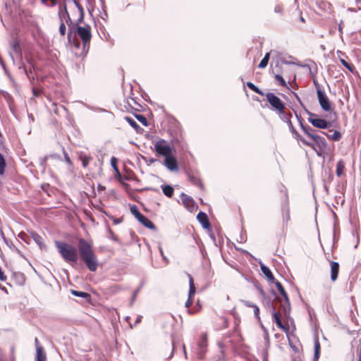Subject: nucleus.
<instances>
[{"instance_id":"f257e3e1","label":"nucleus","mask_w":361,"mask_h":361,"mask_svg":"<svg viewBox=\"0 0 361 361\" xmlns=\"http://www.w3.org/2000/svg\"><path fill=\"white\" fill-rule=\"evenodd\" d=\"M55 245L64 261L71 265L75 264L80 256L90 271H95L97 269V256L92 245L84 238L78 240V252L74 246L62 241H56Z\"/></svg>"},{"instance_id":"f03ea898","label":"nucleus","mask_w":361,"mask_h":361,"mask_svg":"<svg viewBox=\"0 0 361 361\" xmlns=\"http://www.w3.org/2000/svg\"><path fill=\"white\" fill-rule=\"evenodd\" d=\"M61 11L62 13L63 21L66 22L69 27H73V23L69 13L67 10L66 4H60L59 12ZM72 28L70 27L67 34V41L68 44H73L77 49H79L81 46L80 42L76 39L75 36L73 37L72 35Z\"/></svg>"},{"instance_id":"7ed1b4c3","label":"nucleus","mask_w":361,"mask_h":361,"mask_svg":"<svg viewBox=\"0 0 361 361\" xmlns=\"http://www.w3.org/2000/svg\"><path fill=\"white\" fill-rule=\"evenodd\" d=\"M76 24V34L81 39L82 42V51H87L90 47V42L92 38L91 27L90 25L82 27Z\"/></svg>"},{"instance_id":"20e7f679","label":"nucleus","mask_w":361,"mask_h":361,"mask_svg":"<svg viewBox=\"0 0 361 361\" xmlns=\"http://www.w3.org/2000/svg\"><path fill=\"white\" fill-rule=\"evenodd\" d=\"M130 212L132 213V214L134 215L136 219L144 226L154 231L156 230V226L154 224V223L148 218H147L145 216H144L142 214H141L139 212L136 205L133 204L130 207Z\"/></svg>"},{"instance_id":"39448f33","label":"nucleus","mask_w":361,"mask_h":361,"mask_svg":"<svg viewBox=\"0 0 361 361\" xmlns=\"http://www.w3.org/2000/svg\"><path fill=\"white\" fill-rule=\"evenodd\" d=\"M306 114L309 116L308 121L315 128L320 129H326L331 126V123L323 118H319L317 115L305 109Z\"/></svg>"},{"instance_id":"423d86ee","label":"nucleus","mask_w":361,"mask_h":361,"mask_svg":"<svg viewBox=\"0 0 361 361\" xmlns=\"http://www.w3.org/2000/svg\"><path fill=\"white\" fill-rule=\"evenodd\" d=\"M155 152L164 157L171 154L172 147L170 144L164 139H159L154 144Z\"/></svg>"},{"instance_id":"0eeeda50","label":"nucleus","mask_w":361,"mask_h":361,"mask_svg":"<svg viewBox=\"0 0 361 361\" xmlns=\"http://www.w3.org/2000/svg\"><path fill=\"white\" fill-rule=\"evenodd\" d=\"M269 104L279 114H284L285 104L284 103L276 96L274 93L268 92L265 94Z\"/></svg>"},{"instance_id":"6e6552de","label":"nucleus","mask_w":361,"mask_h":361,"mask_svg":"<svg viewBox=\"0 0 361 361\" xmlns=\"http://www.w3.org/2000/svg\"><path fill=\"white\" fill-rule=\"evenodd\" d=\"M317 99L321 108L325 111L331 109V102L326 93L322 90H318Z\"/></svg>"},{"instance_id":"1a4fd4ad","label":"nucleus","mask_w":361,"mask_h":361,"mask_svg":"<svg viewBox=\"0 0 361 361\" xmlns=\"http://www.w3.org/2000/svg\"><path fill=\"white\" fill-rule=\"evenodd\" d=\"M163 164L170 171H177L178 170L176 158L172 154L164 157Z\"/></svg>"},{"instance_id":"9d476101","label":"nucleus","mask_w":361,"mask_h":361,"mask_svg":"<svg viewBox=\"0 0 361 361\" xmlns=\"http://www.w3.org/2000/svg\"><path fill=\"white\" fill-rule=\"evenodd\" d=\"M275 300L281 303L280 310L281 311L283 315L288 317L290 314L291 308L289 298H288V301L284 300V302H283L282 300L279 297H275Z\"/></svg>"},{"instance_id":"9b49d317","label":"nucleus","mask_w":361,"mask_h":361,"mask_svg":"<svg viewBox=\"0 0 361 361\" xmlns=\"http://www.w3.org/2000/svg\"><path fill=\"white\" fill-rule=\"evenodd\" d=\"M66 2L68 4H73L79 11V18L75 22V24H80L83 21L85 16V11L82 6V5L79 3L78 0H66Z\"/></svg>"},{"instance_id":"f8f14e48","label":"nucleus","mask_w":361,"mask_h":361,"mask_svg":"<svg viewBox=\"0 0 361 361\" xmlns=\"http://www.w3.org/2000/svg\"><path fill=\"white\" fill-rule=\"evenodd\" d=\"M272 60H273V62L275 63V66L272 69L273 73L275 72V69L281 70V66L280 63H283V64H291L292 63L291 62L288 61L284 58L281 57V54L277 51H276V56H273Z\"/></svg>"},{"instance_id":"ddd939ff","label":"nucleus","mask_w":361,"mask_h":361,"mask_svg":"<svg viewBox=\"0 0 361 361\" xmlns=\"http://www.w3.org/2000/svg\"><path fill=\"white\" fill-rule=\"evenodd\" d=\"M197 219L201 224L204 228H210L211 224L206 213L203 212H200L197 215Z\"/></svg>"},{"instance_id":"4468645a","label":"nucleus","mask_w":361,"mask_h":361,"mask_svg":"<svg viewBox=\"0 0 361 361\" xmlns=\"http://www.w3.org/2000/svg\"><path fill=\"white\" fill-rule=\"evenodd\" d=\"M271 307L272 316H273L274 320L276 322L277 326L279 329H281L283 330L284 331L287 332L288 331V328L285 326L283 324V323H282V322H281V319L279 317V313L275 310V308H274V307L272 305H271Z\"/></svg>"},{"instance_id":"2eb2a0df","label":"nucleus","mask_w":361,"mask_h":361,"mask_svg":"<svg viewBox=\"0 0 361 361\" xmlns=\"http://www.w3.org/2000/svg\"><path fill=\"white\" fill-rule=\"evenodd\" d=\"M282 216H283V220L284 224L286 226H287L290 219V209H289V206H288V200H286V202L284 203V204L282 207Z\"/></svg>"},{"instance_id":"dca6fc26","label":"nucleus","mask_w":361,"mask_h":361,"mask_svg":"<svg viewBox=\"0 0 361 361\" xmlns=\"http://www.w3.org/2000/svg\"><path fill=\"white\" fill-rule=\"evenodd\" d=\"M339 272V264L336 262H331V279L335 281Z\"/></svg>"},{"instance_id":"f3484780","label":"nucleus","mask_w":361,"mask_h":361,"mask_svg":"<svg viewBox=\"0 0 361 361\" xmlns=\"http://www.w3.org/2000/svg\"><path fill=\"white\" fill-rule=\"evenodd\" d=\"M180 198L183 204L188 208L190 209L195 206V202L192 198L185 195L184 192L180 194Z\"/></svg>"},{"instance_id":"a211bd4d","label":"nucleus","mask_w":361,"mask_h":361,"mask_svg":"<svg viewBox=\"0 0 361 361\" xmlns=\"http://www.w3.org/2000/svg\"><path fill=\"white\" fill-rule=\"evenodd\" d=\"M260 268H261L262 272L267 278V279L271 282H274L275 280V278H274L271 271L270 270V269L262 263L260 264Z\"/></svg>"},{"instance_id":"6ab92c4d","label":"nucleus","mask_w":361,"mask_h":361,"mask_svg":"<svg viewBox=\"0 0 361 361\" xmlns=\"http://www.w3.org/2000/svg\"><path fill=\"white\" fill-rule=\"evenodd\" d=\"M35 361H47V355L41 345L37 346V355Z\"/></svg>"},{"instance_id":"aec40b11","label":"nucleus","mask_w":361,"mask_h":361,"mask_svg":"<svg viewBox=\"0 0 361 361\" xmlns=\"http://www.w3.org/2000/svg\"><path fill=\"white\" fill-rule=\"evenodd\" d=\"M300 127H301V129L303 130V132L310 137L311 138L312 140L314 138V137L315 136V133L314 132L316 131V130H314V128H312V127H310V126H305L303 125L301 122H300Z\"/></svg>"},{"instance_id":"412c9836","label":"nucleus","mask_w":361,"mask_h":361,"mask_svg":"<svg viewBox=\"0 0 361 361\" xmlns=\"http://www.w3.org/2000/svg\"><path fill=\"white\" fill-rule=\"evenodd\" d=\"M30 234L34 241L39 245L41 250L46 247L45 245L43 243V238L41 235L34 231L31 232Z\"/></svg>"},{"instance_id":"4be33fe9","label":"nucleus","mask_w":361,"mask_h":361,"mask_svg":"<svg viewBox=\"0 0 361 361\" xmlns=\"http://www.w3.org/2000/svg\"><path fill=\"white\" fill-rule=\"evenodd\" d=\"M312 140L317 143V145L320 149H322L327 146V142L325 138L322 136L316 134Z\"/></svg>"},{"instance_id":"5701e85b","label":"nucleus","mask_w":361,"mask_h":361,"mask_svg":"<svg viewBox=\"0 0 361 361\" xmlns=\"http://www.w3.org/2000/svg\"><path fill=\"white\" fill-rule=\"evenodd\" d=\"M274 74V78L279 81V84L284 87H288V85H287V82H286V80L283 79V78L282 77V75H281V71L279 69H275V72L273 73Z\"/></svg>"},{"instance_id":"b1692460","label":"nucleus","mask_w":361,"mask_h":361,"mask_svg":"<svg viewBox=\"0 0 361 361\" xmlns=\"http://www.w3.org/2000/svg\"><path fill=\"white\" fill-rule=\"evenodd\" d=\"M314 361H317L320 355V344L318 338H314Z\"/></svg>"},{"instance_id":"393cba45","label":"nucleus","mask_w":361,"mask_h":361,"mask_svg":"<svg viewBox=\"0 0 361 361\" xmlns=\"http://www.w3.org/2000/svg\"><path fill=\"white\" fill-rule=\"evenodd\" d=\"M207 339L206 334L202 335L198 341V347L201 351V354L204 352V350L207 348Z\"/></svg>"},{"instance_id":"a878e982","label":"nucleus","mask_w":361,"mask_h":361,"mask_svg":"<svg viewBox=\"0 0 361 361\" xmlns=\"http://www.w3.org/2000/svg\"><path fill=\"white\" fill-rule=\"evenodd\" d=\"M189 278V291H188V298H191L195 293V286L194 284L193 279L191 275L188 274Z\"/></svg>"},{"instance_id":"bb28decb","label":"nucleus","mask_w":361,"mask_h":361,"mask_svg":"<svg viewBox=\"0 0 361 361\" xmlns=\"http://www.w3.org/2000/svg\"><path fill=\"white\" fill-rule=\"evenodd\" d=\"M274 283H275L277 290L281 293V295L283 296L284 300L288 301V298H288V295L286 290L284 289L283 286H282V284L278 281H275Z\"/></svg>"},{"instance_id":"cd10ccee","label":"nucleus","mask_w":361,"mask_h":361,"mask_svg":"<svg viewBox=\"0 0 361 361\" xmlns=\"http://www.w3.org/2000/svg\"><path fill=\"white\" fill-rule=\"evenodd\" d=\"M344 169H345V162L342 159H340L336 164V175L338 177H340L343 173Z\"/></svg>"},{"instance_id":"c85d7f7f","label":"nucleus","mask_w":361,"mask_h":361,"mask_svg":"<svg viewBox=\"0 0 361 361\" xmlns=\"http://www.w3.org/2000/svg\"><path fill=\"white\" fill-rule=\"evenodd\" d=\"M163 193L168 197H171L173 195V188L169 185H161Z\"/></svg>"},{"instance_id":"c756f323","label":"nucleus","mask_w":361,"mask_h":361,"mask_svg":"<svg viewBox=\"0 0 361 361\" xmlns=\"http://www.w3.org/2000/svg\"><path fill=\"white\" fill-rule=\"evenodd\" d=\"M71 292L74 296L82 298L86 300L90 299V297H91L90 294H89L88 293H86V292H82V291H79V290H71Z\"/></svg>"},{"instance_id":"7c9ffc66","label":"nucleus","mask_w":361,"mask_h":361,"mask_svg":"<svg viewBox=\"0 0 361 361\" xmlns=\"http://www.w3.org/2000/svg\"><path fill=\"white\" fill-rule=\"evenodd\" d=\"M79 159L82 161V166L84 168H86L88 166L92 158L90 156H89L87 154H81L79 156Z\"/></svg>"},{"instance_id":"2f4dec72","label":"nucleus","mask_w":361,"mask_h":361,"mask_svg":"<svg viewBox=\"0 0 361 361\" xmlns=\"http://www.w3.org/2000/svg\"><path fill=\"white\" fill-rule=\"evenodd\" d=\"M59 18L60 20L59 33L61 35L64 36L66 31V27L62 18V13L61 11L59 12Z\"/></svg>"},{"instance_id":"473e14b6","label":"nucleus","mask_w":361,"mask_h":361,"mask_svg":"<svg viewBox=\"0 0 361 361\" xmlns=\"http://www.w3.org/2000/svg\"><path fill=\"white\" fill-rule=\"evenodd\" d=\"M293 137L298 140H300V142H302L305 145H307V146H309L313 149H315L314 147V145L308 141H307L306 140L303 139L300 135L299 133L296 131V133H293Z\"/></svg>"},{"instance_id":"72a5a7b5","label":"nucleus","mask_w":361,"mask_h":361,"mask_svg":"<svg viewBox=\"0 0 361 361\" xmlns=\"http://www.w3.org/2000/svg\"><path fill=\"white\" fill-rule=\"evenodd\" d=\"M247 86L251 90H252L253 92L262 95V96H264V93L262 90H261L258 87H257L254 83H252V82H247Z\"/></svg>"},{"instance_id":"f704fd0d","label":"nucleus","mask_w":361,"mask_h":361,"mask_svg":"<svg viewBox=\"0 0 361 361\" xmlns=\"http://www.w3.org/2000/svg\"><path fill=\"white\" fill-rule=\"evenodd\" d=\"M189 180L195 185L200 187V188H203V185L200 180V179L195 176L190 175Z\"/></svg>"},{"instance_id":"c9c22d12","label":"nucleus","mask_w":361,"mask_h":361,"mask_svg":"<svg viewBox=\"0 0 361 361\" xmlns=\"http://www.w3.org/2000/svg\"><path fill=\"white\" fill-rule=\"evenodd\" d=\"M11 48L17 55L21 56V47L20 43L18 41H14L12 42Z\"/></svg>"},{"instance_id":"e433bc0d","label":"nucleus","mask_w":361,"mask_h":361,"mask_svg":"<svg viewBox=\"0 0 361 361\" xmlns=\"http://www.w3.org/2000/svg\"><path fill=\"white\" fill-rule=\"evenodd\" d=\"M125 120L129 123V125L133 127L137 131L140 128V126L137 123V122L132 118L129 116H126Z\"/></svg>"},{"instance_id":"4c0bfd02","label":"nucleus","mask_w":361,"mask_h":361,"mask_svg":"<svg viewBox=\"0 0 361 361\" xmlns=\"http://www.w3.org/2000/svg\"><path fill=\"white\" fill-rule=\"evenodd\" d=\"M329 139L334 141H338L341 138V134L338 130H334L332 135L326 134Z\"/></svg>"},{"instance_id":"58836bf2","label":"nucleus","mask_w":361,"mask_h":361,"mask_svg":"<svg viewBox=\"0 0 361 361\" xmlns=\"http://www.w3.org/2000/svg\"><path fill=\"white\" fill-rule=\"evenodd\" d=\"M6 167V161L4 156L0 153V175H3L4 173Z\"/></svg>"},{"instance_id":"ea45409f","label":"nucleus","mask_w":361,"mask_h":361,"mask_svg":"<svg viewBox=\"0 0 361 361\" xmlns=\"http://www.w3.org/2000/svg\"><path fill=\"white\" fill-rule=\"evenodd\" d=\"M340 62L341 63V64L345 67L349 71H350L351 73H353L354 71V67L350 64L348 62H347L345 59H340Z\"/></svg>"},{"instance_id":"a19ab883","label":"nucleus","mask_w":361,"mask_h":361,"mask_svg":"<svg viewBox=\"0 0 361 361\" xmlns=\"http://www.w3.org/2000/svg\"><path fill=\"white\" fill-rule=\"evenodd\" d=\"M135 118L145 126H148V122L146 117L142 114L135 115Z\"/></svg>"},{"instance_id":"79ce46f5","label":"nucleus","mask_w":361,"mask_h":361,"mask_svg":"<svg viewBox=\"0 0 361 361\" xmlns=\"http://www.w3.org/2000/svg\"><path fill=\"white\" fill-rule=\"evenodd\" d=\"M141 287H142V285L134 291V293L133 294V296H132V298H131L130 305H133V304L134 301L135 300V298H136L138 293L140 292V290L141 289Z\"/></svg>"},{"instance_id":"37998d69","label":"nucleus","mask_w":361,"mask_h":361,"mask_svg":"<svg viewBox=\"0 0 361 361\" xmlns=\"http://www.w3.org/2000/svg\"><path fill=\"white\" fill-rule=\"evenodd\" d=\"M268 63H269V61H267V60L262 59L261 60V61L259 62V63L258 64V68H266L267 66Z\"/></svg>"},{"instance_id":"c03bdc74","label":"nucleus","mask_w":361,"mask_h":361,"mask_svg":"<svg viewBox=\"0 0 361 361\" xmlns=\"http://www.w3.org/2000/svg\"><path fill=\"white\" fill-rule=\"evenodd\" d=\"M240 302L248 307H253L255 305V304L245 300H240Z\"/></svg>"},{"instance_id":"a18cd8bd","label":"nucleus","mask_w":361,"mask_h":361,"mask_svg":"<svg viewBox=\"0 0 361 361\" xmlns=\"http://www.w3.org/2000/svg\"><path fill=\"white\" fill-rule=\"evenodd\" d=\"M288 127H289V130L291 132V133H296V130L295 129V128L293 127V125L290 121V119H288Z\"/></svg>"},{"instance_id":"49530a36","label":"nucleus","mask_w":361,"mask_h":361,"mask_svg":"<svg viewBox=\"0 0 361 361\" xmlns=\"http://www.w3.org/2000/svg\"><path fill=\"white\" fill-rule=\"evenodd\" d=\"M280 115L282 116V120L288 123V119H290L291 114L288 115L284 112V114H280Z\"/></svg>"},{"instance_id":"de8ad7c7","label":"nucleus","mask_w":361,"mask_h":361,"mask_svg":"<svg viewBox=\"0 0 361 361\" xmlns=\"http://www.w3.org/2000/svg\"><path fill=\"white\" fill-rule=\"evenodd\" d=\"M109 233L110 234L111 239H112L113 240H114L116 242L119 243V240H118V237L114 233V232L111 229H109Z\"/></svg>"},{"instance_id":"09e8293b","label":"nucleus","mask_w":361,"mask_h":361,"mask_svg":"<svg viewBox=\"0 0 361 361\" xmlns=\"http://www.w3.org/2000/svg\"><path fill=\"white\" fill-rule=\"evenodd\" d=\"M254 309V314H255V316L257 318V319H259V308L258 307L257 305H255L253 307Z\"/></svg>"},{"instance_id":"8fccbe9b","label":"nucleus","mask_w":361,"mask_h":361,"mask_svg":"<svg viewBox=\"0 0 361 361\" xmlns=\"http://www.w3.org/2000/svg\"><path fill=\"white\" fill-rule=\"evenodd\" d=\"M111 166L112 167L115 169V170H117V159L115 157H112L111 159Z\"/></svg>"},{"instance_id":"3c124183","label":"nucleus","mask_w":361,"mask_h":361,"mask_svg":"<svg viewBox=\"0 0 361 361\" xmlns=\"http://www.w3.org/2000/svg\"><path fill=\"white\" fill-rule=\"evenodd\" d=\"M262 328L263 329V331H264V339L267 340V342H269V338L268 331L263 325H262Z\"/></svg>"},{"instance_id":"603ef678","label":"nucleus","mask_w":361,"mask_h":361,"mask_svg":"<svg viewBox=\"0 0 361 361\" xmlns=\"http://www.w3.org/2000/svg\"><path fill=\"white\" fill-rule=\"evenodd\" d=\"M293 94H294V97H295V99H297V101L300 103V104L305 109V110L306 109L304 104H302L300 97L298 96V94L295 92H293Z\"/></svg>"},{"instance_id":"864d4df0","label":"nucleus","mask_w":361,"mask_h":361,"mask_svg":"<svg viewBox=\"0 0 361 361\" xmlns=\"http://www.w3.org/2000/svg\"><path fill=\"white\" fill-rule=\"evenodd\" d=\"M192 304V300L191 298H188L187 301L185 303V306L187 308H189Z\"/></svg>"},{"instance_id":"5fc2aeb1","label":"nucleus","mask_w":361,"mask_h":361,"mask_svg":"<svg viewBox=\"0 0 361 361\" xmlns=\"http://www.w3.org/2000/svg\"><path fill=\"white\" fill-rule=\"evenodd\" d=\"M357 354L359 357L358 361H361V344L357 348Z\"/></svg>"},{"instance_id":"6e6d98bb","label":"nucleus","mask_w":361,"mask_h":361,"mask_svg":"<svg viewBox=\"0 0 361 361\" xmlns=\"http://www.w3.org/2000/svg\"><path fill=\"white\" fill-rule=\"evenodd\" d=\"M313 82H314V85L317 90V94H318V90H322V88H321L320 85H319V83L315 80H314Z\"/></svg>"},{"instance_id":"4d7b16f0","label":"nucleus","mask_w":361,"mask_h":361,"mask_svg":"<svg viewBox=\"0 0 361 361\" xmlns=\"http://www.w3.org/2000/svg\"><path fill=\"white\" fill-rule=\"evenodd\" d=\"M274 11L276 13H282V8L280 6H276L275 8H274Z\"/></svg>"},{"instance_id":"13d9d810","label":"nucleus","mask_w":361,"mask_h":361,"mask_svg":"<svg viewBox=\"0 0 361 361\" xmlns=\"http://www.w3.org/2000/svg\"><path fill=\"white\" fill-rule=\"evenodd\" d=\"M25 235H26V234L25 233H20L18 234V237L23 240H25Z\"/></svg>"},{"instance_id":"bf43d9fd","label":"nucleus","mask_w":361,"mask_h":361,"mask_svg":"<svg viewBox=\"0 0 361 361\" xmlns=\"http://www.w3.org/2000/svg\"><path fill=\"white\" fill-rule=\"evenodd\" d=\"M263 59L267 60V61H269V59H270V52H268V53L265 54V55H264Z\"/></svg>"},{"instance_id":"052dcab7","label":"nucleus","mask_w":361,"mask_h":361,"mask_svg":"<svg viewBox=\"0 0 361 361\" xmlns=\"http://www.w3.org/2000/svg\"><path fill=\"white\" fill-rule=\"evenodd\" d=\"M258 290H259L260 294L264 297L265 296V293L263 290V289L262 288H259Z\"/></svg>"},{"instance_id":"680f3d73","label":"nucleus","mask_w":361,"mask_h":361,"mask_svg":"<svg viewBox=\"0 0 361 361\" xmlns=\"http://www.w3.org/2000/svg\"><path fill=\"white\" fill-rule=\"evenodd\" d=\"M28 118L31 121H34V116L32 114H28Z\"/></svg>"},{"instance_id":"e2e57ef3","label":"nucleus","mask_w":361,"mask_h":361,"mask_svg":"<svg viewBox=\"0 0 361 361\" xmlns=\"http://www.w3.org/2000/svg\"><path fill=\"white\" fill-rule=\"evenodd\" d=\"M159 252L161 255V256L163 257L164 259H166L165 256L164 255V253H163V251H162V248L161 246L159 247Z\"/></svg>"},{"instance_id":"0e129e2a","label":"nucleus","mask_w":361,"mask_h":361,"mask_svg":"<svg viewBox=\"0 0 361 361\" xmlns=\"http://www.w3.org/2000/svg\"><path fill=\"white\" fill-rule=\"evenodd\" d=\"M159 252L161 255V256L163 257L164 259H166L165 256L164 255V253H163V251H162V248L161 246L159 247Z\"/></svg>"},{"instance_id":"69168bd1","label":"nucleus","mask_w":361,"mask_h":361,"mask_svg":"<svg viewBox=\"0 0 361 361\" xmlns=\"http://www.w3.org/2000/svg\"><path fill=\"white\" fill-rule=\"evenodd\" d=\"M32 92L34 96L37 97L38 96V92L36 89H32Z\"/></svg>"},{"instance_id":"338daca9","label":"nucleus","mask_w":361,"mask_h":361,"mask_svg":"<svg viewBox=\"0 0 361 361\" xmlns=\"http://www.w3.org/2000/svg\"><path fill=\"white\" fill-rule=\"evenodd\" d=\"M114 222L115 224H119V223H121V219H115L114 220Z\"/></svg>"},{"instance_id":"774afa93","label":"nucleus","mask_w":361,"mask_h":361,"mask_svg":"<svg viewBox=\"0 0 361 361\" xmlns=\"http://www.w3.org/2000/svg\"><path fill=\"white\" fill-rule=\"evenodd\" d=\"M141 319H142V316H138V317H137V319H136L135 323H139V322H140Z\"/></svg>"}]
</instances>
